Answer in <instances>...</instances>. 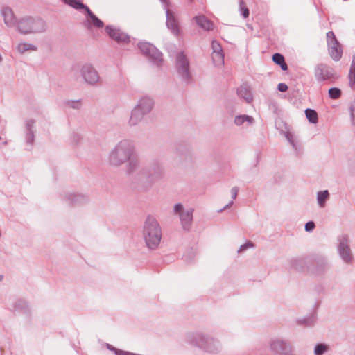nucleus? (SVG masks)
<instances>
[{"instance_id": "nucleus-1", "label": "nucleus", "mask_w": 355, "mask_h": 355, "mask_svg": "<svg viewBox=\"0 0 355 355\" xmlns=\"http://www.w3.org/2000/svg\"><path fill=\"white\" fill-rule=\"evenodd\" d=\"M107 162L113 167H120L126 164V173L133 176L136 181L146 188L151 187L165 175L164 167L159 162L141 166L140 159L135 156L134 142L129 139L121 140L110 150Z\"/></svg>"}, {"instance_id": "nucleus-2", "label": "nucleus", "mask_w": 355, "mask_h": 355, "mask_svg": "<svg viewBox=\"0 0 355 355\" xmlns=\"http://www.w3.org/2000/svg\"><path fill=\"white\" fill-rule=\"evenodd\" d=\"M162 235V230L157 220L148 216L143 228V237L147 247L153 250L157 248L160 243Z\"/></svg>"}, {"instance_id": "nucleus-3", "label": "nucleus", "mask_w": 355, "mask_h": 355, "mask_svg": "<svg viewBox=\"0 0 355 355\" xmlns=\"http://www.w3.org/2000/svg\"><path fill=\"white\" fill-rule=\"evenodd\" d=\"M46 29V22L40 17H24L21 18L17 24V31L23 35L42 33Z\"/></svg>"}, {"instance_id": "nucleus-4", "label": "nucleus", "mask_w": 355, "mask_h": 355, "mask_svg": "<svg viewBox=\"0 0 355 355\" xmlns=\"http://www.w3.org/2000/svg\"><path fill=\"white\" fill-rule=\"evenodd\" d=\"M192 343L207 353L216 354L222 350L220 340L208 335L197 334L194 336Z\"/></svg>"}, {"instance_id": "nucleus-5", "label": "nucleus", "mask_w": 355, "mask_h": 355, "mask_svg": "<svg viewBox=\"0 0 355 355\" xmlns=\"http://www.w3.org/2000/svg\"><path fill=\"white\" fill-rule=\"evenodd\" d=\"M175 69L182 83L188 85L192 82L193 76L190 69L189 61L183 52H180L176 55Z\"/></svg>"}, {"instance_id": "nucleus-6", "label": "nucleus", "mask_w": 355, "mask_h": 355, "mask_svg": "<svg viewBox=\"0 0 355 355\" xmlns=\"http://www.w3.org/2000/svg\"><path fill=\"white\" fill-rule=\"evenodd\" d=\"M192 208H185L182 204L177 203L173 206V213L179 216L181 225L184 230H189L193 220Z\"/></svg>"}, {"instance_id": "nucleus-7", "label": "nucleus", "mask_w": 355, "mask_h": 355, "mask_svg": "<svg viewBox=\"0 0 355 355\" xmlns=\"http://www.w3.org/2000/svg\"><path fill=\"white\" fill-rule=\"evenodd\" d=\"M138 48L141 52L148 57L157 66H160L163 62V55L161 52L153 44L148 42H139Z\"/></svg>"}, {"instance_id": "nucleus-8", "label": "nucleus", "mask_w": 355, "mask_h": 355, "mask_svg": "<svg viewBox=\"0 0 355 355\" xmlns=\"http://www.w3.org/2000/svg\"><path fill=\"white\" fill-rule=\"evenodd\" d=\"M84 82L91 86L97 85L101 80L100 76L94 67L89 63L83 64L80 69Z\"/></svg>"}, {"instance_id": "nucleus-9", "label": "nucleus", "mask_w": 355, "mask_h": 355, "mask_svg": "<svg viewBox=\"0 0 355 355\" xmlns=\"http://www.w3.org/2000/svg\"><path fill=\"white\" fill-rule=\"evenodd\" d=\"M338 252L342 260L350 264L353 261V254L349 245V238L347 235H342L338 239Z\"/></svg>"}, {"instance_id": "nucleus-10", "label": "nucleus", "mask_w": 355, "mask_h": 355, "mask_svg": "<svg viewBox=\"0 0 355 355\" xmlns=\"http://www.w3.org/2000/svg\"><path fill=\"white\" fill-rule=\"evenodd\" d=\"M270 349L277 355H291L293 352L292 345L282 339L275 338L270 341Z\"/></svg>"}, {"instance_id": "nucleus-11", "label": "nucleus", "mask_w": 355, "mask_h": 355, "mask_svg": "<svg viewBox=\"0 0 355 355\" xmlns=\"http://www.w3.org/2000/svg\"><path fill=\"white\" fill-rule=\"evenodd\" d=\"M165 4L164 9L166 10V26L168 29L175 35L178 36L180 35L181 31L178 25V20L176 19L175 14L173 11L169 10L166 6H169L168 0H160Z\"/></svg>"}, {"instance_id": "nucleus-12", "label": "nucleus", "mask_w": 355, "mask_h": 355, "mask_svg": "<svg viewBox=\"0 0 355 355\" xmlns=\"http://www.w3.org/2000/svg\"><path fill=\"white\" fill-rule=\"evenodd\" d=\"M316 80L322 82L334 77V69L324 64H318L314 71Z\"/></svg>"}, {"instance_id": "nucleus-13", "label": "nucleus", "mask_w": 355, "mask_h": 355, "mask_svg": "<svg viewBox=\"0 0 355 355\" xmlns=\"http://www.w3.org/2000/svg\"><path fill=\"white\" fill-rule=\"evenodd\" d=\"M154 104V101L151 97L148 96H144L137 101L135 107L141 111L145 115H147L153 110Z\"/></svg>"}, {"instance_id": "nucleus-14", "label": "nucleus", "mask_w": 355, "mask_h": 355, "mask_svg": "<svg viewBox=\"0 0 355 355\" xmlns=\"http://www.w3.org/2000/svg\"><path fill=\"white\" fill-rule=\"evenodd\" d=\"M105 30L109 36L118 43H128L130 37L119 29L114 28L110 26H107Z\"/></svg>"}, {"instance_id": "nucleus-15", "label": "nucleus", "mask_w": 355, "mask_h": 355, "mask_svg": "<svg viewBox=\"0 0 355 355\" xmlns=\"http://www.w3.org/2000/svg\"><path fill=\"white\" fill-rule=\"evenodd\" d=\"M211 48L213 50L211 58L214 64L218 67L222 66L224 63V55L220 44L216 41H213Z\"/></svg>"}, {"instance_id": "nucleus-16", "label": "nucleus", "mask_w": 355, "mask_h": 355, "mask_svg": "<svg viewBox=\"0 0 355 355\" xmlns=\"http://www.w3.org/2000/svg\"><path fill=\"white\" fill-rule=\"evenodd\" d=\"M5 24L8 27H17V21L13 10L9 7H4L1 11Z\"/></svg>"}, {"instance_id": "nucleus-17", "label": "nucleus", "mask_w": 355, "mask_h": 355, "mask_svg": "<svg viewBox=\"0 0 355 355\" xmlns=\"http://www.w3.org/2000/svg\"><path fill=\"white\" fill-rule=\"evenodd\" d=\"M328 46L329 53L331 58L335 61H338L341 58L343 54L340 44L338 40L335 42H330L328 44Z\"/></svg>"}, {"instance_id": "nucleus-18", "label": "nucleus", "mask_w": 355, "mask_h": 355, "mask_svg": "<svg viewBox=\"0 0 355 355\" xmlns=\"http://www.w3.org/2000/svg\"><path fill=\"white\" fill-rule=\"evenodd\" d=\"M145 116L144 113L134 107L131 110L130 118L128 121V125L130 127L138 125L142 121Z\"/></svg>"}, {"instance_id": "nucleus-19", "label": "nucleus", "mask_w": 355, "mask_h": 355, "mask_svg": "<svg viewBox=\"0 0 355 355\" xmlns=\"http://www.w3.org/2000/svg\"><path fill=\"white\" fill-rule=\"evenodd\" d=\"M254 122V119L252 116L247 114L237 115L234 119V124L238 127H248L252 125Z\"/></svg>"}, {"instance_id": "nucleus-20", "label": "nucleus", "mask_w": 355, "mask_h": 355, "mask_svg": "<svg viewBox=\"0 0 355 355\" xmlns=\"http://www.w3.org/2000/svg\"><path fill=\"white\" fill-rule=\"evenodd\" d=\"M237 94L240 98H243L247 103H250L253 99V96L249 87L245 85H241L237 89Z\"/></svg>"}, {"instance_id": "nucleus-21", "label": "nucleus", "mask_w": 355, "mask_h": 355, "mask_svg": "<svg viewBox=\"0 0 355 355\" xmlns=\"http://www.w3.org/2000/svg\"><path fill=\"white\" fill-rule=\"evenodd\" d=\"M194 19L197 24L205 31H210L213 28V24L204 15L196 16Z\"/></svg>"}, {"instance_id": "nucleus-22", "label": "nucleus", "mask_w": 355, "mask_h": 355, "mask_svg": "<svg viewBox=\"0 0 355 355\" xmlns=\"http://www.w3.org/2000/svg\"><path fill=\"white\" fill-rule=\"evenodd\" d=\"M67 200L70 204L77 205L85 202L87 198L85 196L83 195L70 193L67 196Z\"/></svg>"}, {"instance_id": "nucleus-23", "label": "nucleus", "mask_w": 355, "mask_h": 355, "mask_svg": "<svg viewBox=\"0 0 355 355\" xmlns=\"http://www.w3.org/2000/svg\"><path fill=\"white\" fill-rule=\"evenodd\" d=\"M17 49L20 53L22 54L28 51H35L37 50V47L35 45L31 43L21 42L17 45Z\"/></svg>"}, {"instance_id": "nucleus-24", "label": "nucleus", "mask_w": 355, "mask_h": 355, "mask_svg": "<svg viewBox=\"0 0 355 355\" xmlns=\"http://www.w3.org/2000/svg\"><path fill=\"white\" fill-rule=\"evenodd\" d=\"M329 198V193L327 190L320 191L317 193V202L320 207L325 206L326 200Z\"/></svg>"}, {"instance_id": "nucleus-25", "label": "nucleus", "mask_w": 355, "mask_h": 355, "mask_svg": "<svg viewBox=\"0 0 355 355\" xmlns=\"http://www.w3.org/2000/svg\"><path fill=\"white\" fill-rule=\"evenodd\" d=\"M272 60L275 64L279 65L281 69L283 71L287 70L288 66H287L286 63L285 62L284 56L282 54L278 53H275L272 55Z\"/></svg>"}, {"instance_id": "nucleus-26", "label": "nucleus", "mask_w": 355, "mask_h": 355, "mask_svg": "<svg viewBox=\"0 0 355 355\" xmlns=\"http://www.w3.org/2000/svg\"><path fill=\"white\" fill-rule=\"evenodd\" d=\"M66 4L69 5L76 10L84 9L85 11L89 8L86 5L81 3L79 0H63Z\"/></svg>"}, {"instance_id": "nucleus-27", "label": "nucleus", "mask_w": 355, "mask_h": 355, "mask_svg": "<svg viewBox=\"0 0 355 355\" xmlns=\"http://www.w3.org/2000/svg\"><path fill=\"white\" fill-rule=\"evenodd\" d=\"M305 114L310 123L315 124L318 122V114L314 110L310 108L306 109L305 110Z\"/></svg>"}, {"instance_id": "nucleus-28", "label": "nucleus", "mask_w": 355, "mask_h": 355, "mask_svg": "<svg viewBox=\"0 0 355 355\" xmlns=\"http://www.w3.org/2000/svg\"><path fill=\"white\" fill-rule=\"evenodd\" d=\"M86 12L95 26L98 28H101L103 26V22L100 20L94 14H93L89 8H88Z\"/></svg>"}, {"instance_id": "nucleus-29", "label": "nucleus", "mask_w": 355, "mask_h": 355, "mask_svg": "<svg viewBox=\"0 0 355 355\" xmlns=\"http://www.w3.org/2000/svg\"><path fill=\"white\" fill-rule=\"evenodd\" d=\"M328 351V346L325 344L320 343L315 345L314 349L315 355H322Z\"/></svg>"}, {"instance_id": "nucleus-30", "label": "nucleus", "mask_w": 355, "mask_h": 355, "mask_svg": "<svg viewBox=\"0 0 355 355\" xmlns=\"http://www.w3.org/2000/svg\"><path fill=\"white\" fill-rule=\"evenodd\" d=\"M329 96L331 99H338L341 96V90L337 87H332L329 89Z\"/></svg>"}, {"instance_id": "nucleus-31", "label": "nucleus", "mask_w": 355, "mask_h": 355, "mask_svg": "<svg viewBox=\"0 0 355 355\" xmlns=\"http://www.w3.org/2000/svg\"><path fill=\"white\" fill-rule=\"evenodd\" d=\"M286 137L288 142L292 145L293 148L296 150H299L300 148V145L295 141V137L291 133H287Z\"/></svg>"}, {"instance_id": "nucleus-32", "label": "nucleus", "mask_w": 355, "mask_h": 355, "mask_svg": "<svg viewBox=\"0 0 355 355\" xmlns=\"http://www.w3.org/2000/svg\"><path fill=\"white\" fill-rule=\"evenodd\" d=\"M66 103L68 107L76 110H79L82 105L80 100H71L68 101Z\"/></svg>"}, {"instance_id": "nucleus-33", "label": "nucleus", "mask_w": 355, "mask_h": 355, "mask_svg": "<svg viewBox=\"0 0 355 355\" xmlns=\"http://www.w3.org/2000/svg\"><path fill=\"white\" fill-rule=\"evenodd\" d=\"M35 121L33 119H28L26 121L25 126L26 132H35Z\"/></svg>"}, {"instance_id": "nucleus-34", "label": "nucleus", "mask_w": 355, "mask_h": 355, "mask_svg": "<svg viewBox=\"0 0 355 355\" xmlns=\"http://www.w3.org/2000/svg\"><path fill=\"white\" fill-rule=\"evenodd\" d=\"M240 10H241V15H243V17L244 18L248 17V16H249V10L245 6V3H244L243 0L240 1Z\"/></svg>"}, {"instance_id": "nucleus-35", "label": "nucleus", "mask_w": 355, "mask_h": 355, "mask_svg": "<svg viewBox=\"0 0 355 355\" xmlns=\"http://www.w3.org/2000/svg\"><path fill=\"white\" fill-rule=\"evenodd\" d=\"M350 117L352 125H355V101L354 100L350 105Z\"/></svg>"}, {"instance_id": "nucleus-36", "label": "nucleus", "mask_w": 355, "mask_h": 355, "mask_svg": "<svg viewBox=\"0 0 355 355\" xmlns=\"http://www.w3.org/2000/svg\"><path fill=\"white\" fill-rule=\"evenodd\" d=\"M348 78L351 88L355 89V71H349Z\"/></svg>"}, {"instance_id": "nucleus-37", "label": "nucleus", "mask_w": 355, "mask_h": 355, "mask_svg": "<svg viewBox=\"0 0 355 355\" xmlns=\"http://www.w3.org/2000/svg\"><path fill=\"white\" fill-rule=\"evenodd\" d=\"M253 247H254V244L251 241H248L245 244L241 245L240 246V248L238 250V253L242 252L244 250H245L248 248H253Z\"/></svg>"}, {"instance_id": "nucleus-38", "label": "nucleus", "mask_w": 355, "mask_h": 355, "mask_svg": "<svg viewBox=\"0 0 355 355\" xmlns=\"http://www.w3.org/2000/svg\"><path fill=\"white\" fill-rule=\"evenodd\" d=\"M35 132H26V143L32 144L34 141Z\"/></svg>"}, {"instance_id": "nucleus-39", "label": "nucleus", "mask_w": 355, "mask_h": 355, "mask_svg": "<svg viewBox=\"0 0 355 355\" xmlns=\"http://www.w3.org/2000/svg\"><path fill=\"white\" fill-rule=\"evenodd\" d=\"M327 44H329L330 42L337 41V39L336 38L335 35L332 31H329L327 33Z\"/></svg>"}, {"instance_id": "nucleus-40", "label": "nucleus", "mask_w": 355, "mask_h": 355, "mask_svg": "<svg viewBox=\"0 0 355 355\" xmlns=\"http://www.w3.org/2000/svg\"><path fill=\"white\" fill-rule=\"evenodd\" d=\"M71 140L73 144H77L80 141V137L76 133H73L71 136Z\"/></svg>"}, {"instance_id": "nucleus-41", "label": "nucleus", "mask_w": 355, "mask_h": 355, "mask_svg": "<svg viewBox=\"0 0 355 355\" xmlns=\"http://www.w3.org/2000/svg\"><path fill=\"white\" fill-rule=\"evenodd\" d=\"M315 228V223L313 221H309L305 225V230L306 232H311Z\"/></svg>"}, {"instance_id": "nucleus-42", "label": "nucleus", "mask_w": 355, "mask_h": 355, "mask_svg": "<svg viewBox=\"0 0 355 355\" xmlns=\"http://www.w3.org/2000/svg\"><path fill=\"white\" fill-rule=\"evenodd\" d=\"M115 355H138V354L118 349V350L116 351Z\"/></svg>"}, {"instance_id": "nucleus-43", "label": "nucleus", "mask_w": 355, "mask_h": 355, "mask_svg": "<svg viewBox=\"0 0 355 355\" xmlns=\"http://www.w3.org/2000/svg\"><path fill=\"white\" fill-rule=\"evenodd\" d=\"M238 192L239 188L237 187H234L231 189V196L233 200L236 198Z\"/></svg>"}, {"instance_id": "nucleus-44", "label": "nucleus", "mask_w": 355, "mask_h": 355, "mask_svg": "<svg viewBox=\"0 0 355 355\" xmlns=\"http://www.w3.org/2000/svg\"><path fill=\"white\" fill-rule=\"evenodd\" d=\"M279 92H284L288 90V86L285 83H279L277 85Z\"/></svg>"}, {"instance_id": "nucleus-45", "label": "nucleus", "mask_w": 355, "mask_h": 355, "mask_svg": "<svg viewBox=\"0 0 355 355\" xmlns=\"http://www.w3.org/2000/svg\"><path fill=\"white\" fill-rule=\"evenodd\" d=\"M349 71H355V56L352 58Z\"/></svg>"}, {"instance_id": "nucleus-46", "label": "nucleus", "mask_w": 355, "mask_h": 355, "mask_svg": "<svg viewBox=\"0 0 355 355\" xmlns=\"http://www.w3.org/2000/svg\"><path fill=\"white\" fill-rule=\"evenodd\" d=\"M107 348L109 350H110V351L113 352L115 354H116V351H117V350H118V349H117V348H116V347H113L112 345H110V344H107Z\"/></svg>"}, {"instance_id": "nucleus-47", "label": "nucleus", "mask_w": 355, "mask_h": 355, "mask_svg": "<svg viewBox=\"0 0 355 355\" xmlns=\"http://www.w3.org/2000/svg\"><path fill=\"white\" fill-rule=\"evenodd\" d=\"M233 204V201H231L230 203H228L227 205H226L223 209H221L220 210H219V211H222L224 209H226L227 208H229L230 207L232 206V205Z\"/></svg>"}, {"instance_id": "nucleus-48", "label": "nucleus", "mask_w": 355, "mask_h": 355, "mask_svg": "<svg viewBox=\"0 0 355 355\" xmlns=\"http://www.w3.org/2000/svg\"><path fill=\"white\" fill-rule=\"evenodd\" d=\"M3 278V276L0 275V280H1Z\"/></svg>"}]
</instances>
